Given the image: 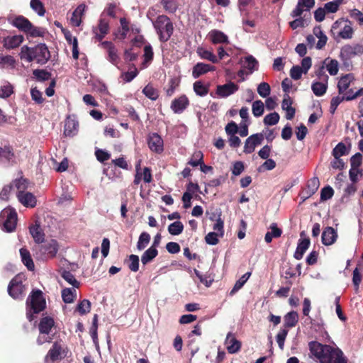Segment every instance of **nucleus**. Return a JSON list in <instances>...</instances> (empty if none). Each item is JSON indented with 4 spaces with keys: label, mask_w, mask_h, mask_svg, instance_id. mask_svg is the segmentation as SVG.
Segmentation results:
<instances>
[{
    "label": "nucleus",
    "mask_w": 363,
    "mask_h": 363,
    "mask_svg": "<svg viewBox=\"0 0 363 363\" xmlns=\"http://www.w3.org/2000/svg\"><path fill=\"white\" fill-rule=\"evenodd\" d=\"M311 357L320 363H347L342 351L318 342H311L308 345Z\"/></svg>",
    "instance_id": "nucleus-1"
},
{
    "label": "nucleus",
    "mask_w": 363,
    "mask_h": 363,
    "mask_svg": "<svg viewBox=\"0 0 363 363\" xmlns=\"http://www.w3.org/2000/svg\"><path fill=\"white\" fill-rule=\"evenodd\" d=\"M21 59L30 62L35 61L40 65L45 64L50 57V51L45 44L40 43L34 48L24 45L21 49L19 54Z\"/></svg>",
    "instance_id": "nucleus-2"
},
{
    "label": "nucleus",
    "mask_w": 363,
    "mask_h": 363,
    "mask_svg": "<svg viewBox=\"0 0 363 363\" xmlns=\"http://www.w3.org/2000/svg\"><path fill=\"white\" fill-rule=\"evenodd\" d=\"M330 34L336 41H339L341 39L350 40L352 38L354 30L352 22L345 18L337 20L332 25Z\"/></svg>",
    "instance_id": "nucleus-3"
},
{
    "label": "nucleus",
    "mask_w": 363,
    "mask_h": 363,
    "mask_svg": "<svg viewBox=\"0 0 363 363\" xmlns=\"http://www.w3.org/2000/svg\"><path fill=\"white\" fill-rule=\"evenodd\" d=\"M14 184L18 201L24 206L34 207L36 205V198L32 193L26 191L28 189V181L25 179H16Z\"/></svg>",
    "instance_id": "nucleus-4"
},
{
    "label": "nucleus",
    "mask_w": 363,
    "mask_h": 363,
    "mask_svg": "<svg viewBox=\"0 0 363 363\" xmlns=\"http://www.w3.org/2000/svg\"><path fill=\"white\" fill-rule=\"evenodd\" d=\"M28 312L27 318L31 321L33 320V315L30 310L33 313H38L43 311L45 307V301L43 296V293L40 290L33 291L27 299L26 301Z\"/></svg>",
    "instance_id": "nucleus-5"
},
{
    "label": "nucleus",
    "mask_w": 363,
    "mask_h": 363,
    "mask_svg": "<svg viewBox=\"0 0 363 363\" xmlns=\"http://www.w3.org/2000/svg\"><path fill=\"white\" fill-rule=\"evenodd\" d=\"M362 54H363V45L359 44L345 45L341 48L339 57L343 67L350 70L352 67L351 59Z\"/></svg>",
    "instance_id": "nucleus-6"
},
{
    "label": "nucleus",
    "mask_w": 363,
    "mask_h": 363,
    "mask_svg": "<svg viewBox=\"0 0 363 363\" xmlns=\"http://www.w3.org/2000/svg\"><path fill=\"white\" fill-rule=\"evenodd\" d=\"M153 26L161 41H167L173 33V25L170 19L164 16H159L153 22Z\"/></svg>",
    "instance_id": "nucleus-7"
},
{
    "label": "nucleus",
    "mask_w": 363,
    "mask_h": 363,
    "mask_svg": "<svg viewBox=\"0 0 363 363\" xmlns=\"http://www.w3.org/2000/svg\"><path fill=\"white\" fill-rule=\"evenodd\" d=\"M0 221L3 223V230L11 233L16 228L17 213L14 209L4 208L0 214Z\"/></svg>",
    "instance_id": "nucleus-8"
},
{
    "label": "nucleus",
    "mask_w": 363,
    "mask_h": 363,
    "mask_svg": "<svg viewBox=\"0 0 363 363\" xmlns=\"http://www.w3.org/2000/svg\"><path fill=\"white\" fill-rule=\"evenodd\" d=\"M23 278V276L17 275L9 284V294L14 299H21L24 295L25 286L22 284Z\"/></svg>",
    "instance_id": "nucleus-9"
},
{
    "label": "nucleus",
    "mask_w": 363,
    "mask_h": 363,
    "mask_svg": "<svg viewBox=\"0 0 363 363\" xmlns=\"http://www.w3.org/2000/svg\"><path fill=\"white\" fill-rule=\"evenodd\" d=\"M239 89L238 85L229 81L225 84L216 86V94L220 98H227L234 94Z\"/></svg>",
    "instance_id": "nucleus-10"
},
{
    "label": "nucleus",
    "mask_w": 363,
    "mask_h": 363,
    "mask_svg": "<svg viewBox=\"0 0 363 363\" xmlns=\"http://www.w3.org/2000/svg\"><path fill=\"white\" fill-rule=\"evenodd\" d=\"M264 136L262 133L253 134L248 137L245 143L244 152L247 154L254 152L257 145L262 143Z\"/></svg>",
    "instance_id": "nucleus-11"
},
{
    "label": "nucleus",
    "mask_w": 363,
    "mask_h": 363,
    "mask_svg": "<svg viewBox=\"0 0 363 363\" xmlns=\"http://www.w3.org/2000/svg\"><path fill=\"white\" fill-rule=\"evenodd\" d=\"M315 4V0H298L296 8L292 11L291 16L294 18L299 17L304 11H308Z\"/></svg>",
    "instance_id": "nucleus-12"
},
{
    "label": "nucleus",
    "mask_w": 363,
    "mask_h": 363,
    "mask_svg": "<svg viewBox=\"0 0 363 363\" xmlns=\"http://www.w3.org/2000/svg\"><path fill=\"white\" fill-rule=\"evenodd\" d=\"M24 40L21 35H9L3 38L1 44L6 50H11L18 48Z\"/></svg>",
    "instance_id": "nucleus-13"
},
{
    "label": "nucleus",
    "mask_w": 363,
    "mask_h": 363,
    "mask_svg": "<svg viewBox=\"0 0 363 363\" xmlns=\"http://www.w3.org/2000/svg\"><path fill=\"white\" fill-rule=\"evenodd\" d=\"M147 144L152 152L160 153L163 151V140L157 133H151L148 135Z\"/></svg>",
    "instance_id": "nucleus-14"
},
{
    "label": "nucleus",
    "mask_w": 363,
    "mask_h": 363,
    "mask_svg": "<svg viewBox=\"0 0 363 363\" xmlns=\"http://www.w3.org/2000/svg\"><path fill=\"white\" fill-rule=\"evenodd\" d=\"M189 101L185 95L174 99L171 104V108L175 113H182L189 106Z\"/></svg>",
    "instance_id": "nucleus-15"
},
{
    "label": "nucleus",
    "mask_w": 363,
    "mask_h": 363,
    "mask_svg": "<svg viewBox=\"0 0 363 363\" xmlns=\"http://www.w3.org/2000/svg\"><path fill=\"white\" fill-rule=\"evenodd\" d=\"M228 352L230 354L238 352L241 347V342L238 340L232 333H228L225 340Z\"/></svg>",
    "instance_id": "nucleus-16"
},
{
    "label": "nucleus",
    "mask_w": 363,
    "mask_h": 363,
    "mask_svg": "<svg viewBox=\"0 0 363 363\" xmlns=\"http://www.w3.org/2000/svg\"><path fill=\"white\" fill-rule=\"evenodd\" d=\"M102 47L107 50L108 55V60L113 65H117L118 62V55L117 50L112 43L104 41L101 43Z\"/></svg>",
    "instance_id": "nucleus-17"
},
{
    "label": "nucleus",
    "mask_w": 363,
    "mask_h": 363,
    "mask_svg": "<svg viewBox=\"0 0 363 363\" xmlns=\"http://www.w3.org/2000/svg\"><path fill=\"white\" fill-rule=\"evenodd\" d=\"M40 250L47 257H54L58 250V245L56 240H51L41 246Z\"/></svg>",
    "instance_id": "nucleus-18"
},
{
    "label": "nucleus",
    "mask_w": 363,
    "mask_h": 363,
    "mask_svg": "<svg viewBox=\"0 0 363 363\" xmlns=\"http://www.w3.org/2000/svg\"><path fill=\"white\" fill-rule=\"evenodd\" d=\"M215 67L210 65L199 62L195 65L192 69V77L194 79L199 78L200 76L210 72L214 71Z\"/></svg>",
    "instance_id": "nucleus-19"
},
{
    "label": "nucleus",
    "mask_w": 363,
    "mask_h": 363,
    "mask_svg": "<svg viewBox=\"0 0 363 363\" xmlns=\"http://www.w3.org/2000/svg\"><path fill=\"white\" fill-rule=\"evenodd\" d=\"M337 238V232L332 227H327L322 233V242L325 245L333 244Z\"/></svg>",
    "instance_id": "nucleus-20"
},
{
    "label": "nucleus",
    "mask_w": 363,
    "mask_h": 363,
    "mask_svg": "<svg viewBox=\"0 0 363 363\" xmlns=\"http://www.w3.org/2000/svg\"><path fill=\"white\" fill-rule=\"evenodd\" d=\"M209 39L213 44L228 43V37L222 31L212 30L208 35Z\"/></svg>",
    "instance_id": "nucleus-21"
},
{
    "label": "nucleus",
    "mask_w": 363,
    "mask_h": 363,
    "mask_svg": "<svg viewBox=\"0 0 363 363\" xmlns=\"http://www.w3.org/2000/svg\"><path fill=\"white\" fill-rule=\"evenodd\" d=\"M86 10L84 4L79 5L77 9L73 11L70 18V23L72 26L78 27L82 23V18Z\"/></svg>",
    "instance_id": "nucleus-22"
},
{
    "label": "nucleus",
    "mask_w": 363,
    "mask_h": 363,
    "mask_svg": "<svg viewBox=\"0 0 363 363\" xmlns=\"http://www.w3.org/2000/svg\"><path fill=\"white\" fill-rule=\"evenodd\" d=\"M354 80L353 74H347L342 76L337 83V89L340 94H343L350 86V84Z\"/></svg>",
    "instance_id": "nucleus-23"
},
{
    "label": "nucleus",
    "mask_w": 363,
    "mask_h": 363,
    "mask_svg": "<svg viewBox=\"0 0 363 363\" xmlns=\"http://www.w3.org/2000/svg\"><path fill=\"white\" fill-rule=\"evenodd\" d=\"M108 28L109 26L108 21L101 18L98 26L93 29V32L95 33L96 38L99 40H101L108 33Z\"/></svg>",
    "instance_id": "nucleus-24"
},
{
    "label": "nucleus",
    "mask_w": 363,
    "mask_h": 363,
    "mask_svg": "<svg viewBox=\"0 0 363 363\" xmlns=\"http://www.w3.org/2000/svg\"><path fill=\"white\" fill-rule=\"evenodd\" d=\"M310 243V240L308 238L299 240L298 246L294 255V258L298 260L301 259L304 253L308 249Z\"/></svg>",
    "instance_id": "nucleus-25"
},
{
    "label": "nucleus",
    "mask_w": 363,
    "mask_h": 363,
    "mask_svg": "<svg viewBox=\"0 0 363 363\" xmlns=\"http://www.w3.org/2000/svg\"><path fill=\"white\" fill-rule=\"evenodd\" d=\"M61 358V346L58 343H55L52 348L48 351L45 357V362L51 363Z\"/></svg>",
    "instance_id": "nucleus-26"
},
{
    "label": "nucleus",
    "mask_w": 363,
    "mask_h": 363,
    "mask_svg": "<svg viewBox=\"0 0 363 363\" xmlns=\"http://www.w3.org/2000/svg\"><path fill=\"white\" fill-rule=\"evenodd\" d=\"M328 81H315L311 84V89L316 96H323L328 89Z\"/></svg>",
    "instance_id": "nucleus-27"
},
{
    "label": "nucleus",
    "mask_w": 363,
    "mask_h": 363,
    "mask_svg": "<svg viewBox=\"0 0 363 363\" xmlns=\"http://www.w3.org/2000/svg\"><path fill=\"white\" fill-rule=\"evenodd\" d=\"M323 65L330 75L335 76L338 73L339 63L337 60L327 57L323 62Z\"/></svg>",
    "instance_id": "nucleus-28"
},
{
    "label": "nucleus",
    "mask_w": 363,
    "mask_h": 363,
    "mask_svg": "<svg viewBox=\"0 0 363 363\" xmlns=\"http://www.w3.org/2000/svg\"><path fill=\"white\" fill-rule=\"evenodd\" d=\"M31 23L25 17L19 16L12 21V25L18 30L26 33Z\"/></svg>",
    "instance_id": "nucleus-29"
},
{
    "label": "nucleus",
    "mask_w": 363,
    "mask_h": 363,
    "mask_svg": "<svg viewBox=\"0 0 363 363\" xmlns=\"http://www.w3.org/2000/svg\"><path fill=\"white\" fill-rule=\"evenodd\" d=\"M77 288H65L62 291V298L65 303H71L77 298Z\"/></svg>",
    "instance_id": "nucleus-30"
},
{
    "label": "nucleus",
    "mask_w": 363,
    "mask_h": 363,
    "mask_svg": "<svg viewBox=\"0 0 363 363\" xmlns=\"http://www.w3.org/2000/svg\"><path fill=\"white\" fill-rule=\"evenodd\" d=\"M54 325V320L52 318L45 317L41 319L39 324V330L40 333L48 334Z\"/></svg>",
    "instance_id": "nucleus-31"
},
{
    "label": "nucleus",
    "mask_w": 363,
    "mask_h": 363,
    "mask_svg": "<svg viewBox=\"0 0 363 363\" xmlns=\"http://www.w3.org/2000/svg\"><path fill=\"white\" fill-rule=\"evenodd\" d=\"M298 320V315L295 311L286 313L284 317V328L294 327Z\"/></svg>",
    "instance_id": "nucleus-32"
},
{
    "label": "nucleus",
    "mask_w": 363,
    "mask_h": 363,
    "mask_svg": "<svg viewBox=\"0 0 363 363\" xmlns=\"http://www.w3.org/2000/svg\"><path fill=\"white\" fill-rule=\"evenodd\" d=\"M78 124L72 119L68 118L65 121L64 133L66 136H73L77 131Z\"/></svg>",
    "instance_id": "nucleus-33"
},
{
    "label": "nucleus",
    "mask_w": 363,
    "mask_h": 363,
    "mask_svg": "<svg viewBox=\"0 0 363 363\" xmlns=\"http://www.w3.org/2000/svg\"><path fill=\"white\" fill-rule=\"evenodd\" d=\"M281 230L277 228V224L272 223L270 225V231L265 234L264 240L266 242L269 243L273 238H279L281 235Z\"/></svg>",
    "instance_id": "nucleus-34"
},
{
    "label": "nucleus",
    "mask_w": 363,
    "mask_h": 363,
    "mask_svg": "<svg viewBox=\"0 0 363 363\" xmlns=\"http://www.w3.org/2000/svg\"><path fill=\"white\" fill-rule=\"evenodd\" d=\"M158 254V251L155 247L152 246L148 248L142 255L141 262L145 265L150 262Z\"/></svg>",
    "instance_id": "nucleus-35"
},
{
    "label": "nucleus",
    "mask_w": 363,
    "mask_h": 363,
    "mask_svg": "<svg viewBox=\"0 0 363 363\" xmlns=\"http://www.w3.org/2000/svg\"><path fill=\"white\" fill-rule=\"evenodd\" d=\"M20 255L21 257L22 262L26 266L28 270L34 269V263L30 257V252L25 248H21L20 250Z\"/></svg>",
    "instance_id": "nucleus-36"
},
{
    "label": "nucleus",
    "mask_w": 363,
    "mask_h": 363,
    "mask_svg": "<svg viewBox=\"0 0 363 363\" xmlns=\"http://www.w3.org/2000/svg\"><path fill=\"white\" fill-rule=\"evenodd\" d=\"M16 65V61L13 56L0 55V66L2 68L13 69Z\"/></svg>",
    "instance_id": "nucleus-37"
},
{
    "label": "nucleus",
    "mask_w": 363,
    "mask_h": 363,
    "mask_svg": "<svg viewBox=\"0 0 363 363\" xmlns=\"http://www.w3.org/2000/svg\"><path fill=\"white\" fill-rule=\"evenodd\" d=\"M196 52L202 59L209 60L213 63L218 62L216 56L210 50H208L203 48H199Z\"/></svg>",
    "instance_id": "nucleus-38"
},
{
    "label": "nucleus",
    "mask_w": 363,
    "mask_h": 363,
    "mask_svg": "<svg viewBox=\"0 0 363 363\" xmlns=\"http://www.w3.org/2000/svg\"><path fill=\"white\" fill-rule=\"evenodd\" d=\"M320 186V182L318 177H313L311 178L307 185V189L306 191V197H309L312 195H313L317 190L318 189Z\"/></svg>",
    "instance_id": "nucleus-39"
},
{
    "label": "nucleus",
    "mask_w": 363,
    "mask_h": 363,
    "mask_svg": "<svg viewBox=\"0 0 363 363\" xmlns=\"http://www.w3.org/2000/svg\"><path fill=\"white\" fill-rule=\"evenodd\" d=\"M143 93L148 99L155 101L159 97V92L152 84H147L143 89Z\"/></svg>",
    "instance_id": "nucleus-40"
},
{
    "label": "nucleus",
    "mask_w": 363,
    "mask_h": 363,
    "mask_svg": "<svg viewBox=\"0 0 363 363\" xmlns=\"http://www.w3.org/2000/svg\"><path fill=\"white\" fill-rule=\"evenodd\" d=\"M13 157V153L10 147H0V163L10 162Z\"/></svg>",
    "instance_id": "nucleus-41"
},
{
    "label": "nucleus",
    "mask_w": 363,
    "mask_h": 363,
    "mask_svg": "<svg viewBox=\"0 0 363 363\" xmlns=\"http://www.w3.org/2000/svg\"><path fill=\"white\" fill-rule=\"evenodd\" d=\"M251 276V272H246L245 274H243L235 284L233 288L230 291V295H233L235 294L238 291H239L244 284L247 282V281L249 279V278Z\"/></svg>",
    "instance_id": "nucleus-42"
},
{
    "label": "nucleus",
    "mask_w": 363,
    "mask_h": 363,
    "mask_svg": "<svg viewBox=\"0 0 363 363\" xmlns=\"http://www.w3.org/2000/svg\"><path fill=\"white\" fill-rule=\"evenodd\" d=\"M14 189H16L14 181L10 184L4 186L0 191V200L8 201Z\"/></svg>",
    "instance_id": "nucleus-43"
},
{
    "label": "nucleus",
    "mask_w": 363,
    "mask_h": 363,
    "mask_svg": "<svg viewBox=\"0 0 363 363\" xmlns=\"http://www.w3.org/2000/svg\"><path fill=\"white\" fill-rule=\"evenodd\" d=\"M30 233L36 242H43L44 240V233L42 232L39 225H34L30 228Z\"/></svg>",
    "instance_id": "nucleus-44"
},
{
    "label": "nucleus",
    "mask_w": 363,
    "mask_h": 363,
    "mask_svg": "<svg viewBox=\"0 0 363 363\" xmlns=\"http://www.w3.org/2000/svg\"><path fill=\"white\" fill-rule=\"evenodd\" d=\"M194 91L200 96H205L208 93V86L202 82L197 81L194 84Z\"/></svg>",
    "instance_id": "nucleus-45"
},
{
    "label": "nucleus",
    "mask_w": 363,
    "mask_h": 363,
    "mask_svg": "<svg viewBox=\"0 0 363 363\" xmlns=\"http://www.w3.org/2000/svg\"><path fill=\"white\" fill-rule=\"evenodd\" d=\"M62 277L74 288L79 287V282L75 279L74 276L69 271L64 270L61 274Z\"/></svg>",
    "instance_id": "nucleus-46"
},
{
    "label": "nucleus",
    "mask_w": 363,
    "mask_h": 363,
    "mask_svg": "<svg viewBox=\"0 0 363 363\" xmlns=\"http://www.w3.org/2000/svg\"><path fill=\"white\" fill-rule=\"evenodd\" d=\"M264 111V103L261 100H257L252 103V111L255 117L261 116Z\"/></svg>",
    "instance_id": "nucleus-47"
},
{
    "label": "nucleus",
    "mask_w": 363,
    "mask_h": 363,
    "mask_svg": "<svg viewBox=\"0 0 363 363\" xmlns=\"http://www.w3.org/2000/svg\"><path fill=\"white\" fill-rule=\"evenodd\" d=\"M344 2V0H333L325 4L324 9L327 13H335L338 11L339 6Z\"/></svg>",
    "instance_id": "nucleus-48"
},
{
    "label": "nucleus",
    "mask_w": 363,
    "mask_h": 363,
    "mask_svg": "<svg viewBox=\"0 0 363 363\" xmlns=\"http://www.w3.org/2000/svg\"><path fill=\"white\" fill-rule=\"evenodd\" d=\"M184 225L181 221H175L168 226V232L172 235H178L182 233Z\"/></svg>",
    "instance_id": "nucleus-49"
},
{
    "label": "nucleus",
    "mask_w": 363,
    "mask_h": 363,
    "mask_svg": "<svg viewBox=\"0 0 363 363\" xmlns=\"http://www.w3.org/2000/svg\"><path fill=\"white\" fill-rule=\"evenodd\" d=\"M150 240V236L148 233H145V232L141 233L139 237V240H138V242L137 244V248L139 250H142L145 249L147 247V245H148Z\"/></svg>",
    "instance_id": "nucleus-50"
},
{
    "label": "nucleus",
    "mask_w": 363,
    "mask_h": 363,
    "mask_svg": "<svg viewBox=\"0 0 363 363\" xmlns=\"http://www.w3.org/2000/svg\"><path fill=\"white\" fill-rule=\"evenodd\" d=\"M194 274L196 277L199 279L200 282L204 284L206 287H209L213 279L208 274H202L197 269H194Z\"/></svg>",
    "instance_id": "nucleus-51"
},
{
    "label": "nucleus",
    "mask_w": 363,
    "mask_h": 363,
    "mask_svg": "<svg viewBox=\"0 0 363 363\" xmlns=\"http://www.w3.org/2000/svg\"><path fill=\"white\" fill-rule=\"evenodd\" d=\"M279 121V115L277 112H274L265 116L263 122L266 125H276Z\"/></svg>",
    "instance_id": "nucleus-52"
},
{
    "label": "nucleus",
    "mask_w": 363,
    "mask_h": 363,
    "mask_svg": "<svg viewBox=\"0 0 363 363\" xmlns=\"http://www.w3.org/2000/svg\"><path fill=\"white\" fill-rule=\"evenodd\" d=\"M25 33L30 37H40L43 35L45 31L43 28L35 27L32 23H30L28 29Z\"/></svg>",
    "instance_id": "nucleus-53"
},
{
    "label": "nucleus",
    "mask_w": 363,
    "mask_h": 363,
    "mask_svg": "<svg viewBox=\"0 0 363 363\" xmlns=\"http://www.w3.org/2000/svg\"><path fill=\"white\" fill-rule=\"evenodd\" d=\"M91 303L87 299H84L77 306V311L80 315H85L90 311Z\"/></svg>",
    "instance_id": "nucleus-54"
},
{
    "label": "nucleus",
    "mask_w": 363,
    "mask_h": 363,
    "mask_svg": "<svg viewBox=\"0 0 363 363\" xmlns=\"http://www.w3.org/2000/svg\"><path fill=\"white\" fill-rule=\"evenodd\" d=\"M13 92L12 85L9 82H5L0 88V98H8Z\"/></svg>",
    "instance_id": "nucleus-55"
},
{
    "label": "nucleus",
    "mask_w": 363,
    "mask_h": 363,
    "mask_svg": "<svg viewBox=\"0 0 363 363\" xmlns=\"http://www.w3.org/2000/svg\"><path fill=\"white\" fill-rule=\"evenodd\" d=\"M203 162V153L201 151L195 152L192 158L189 161V164L192 167H197Z\"/></svg>",
    "instance_id": "nucleus-56"
},
{
    "label": "nucleus",
    "mask_w": 363,
    "mask_h": 363,
    "mask_svg": "<svg viewBox=\"0 0 363 363\" xmlns=\"http://www.w3.org/2000/svg\"><path fill=\"white\" fill-rule=\"evenodd\" d=\"M162 3L164 9L169 13H174L178 8L176 0H162Z\"/></svg>",
    "instance_id": "nucleus-57"
},
{
    "label": "nucleus",
    "mask_w": 363,
    "mask_h": 363,
    "mask_svg": "<svg viewBox=\"0 0 363 363\" xmlns=\"http://www.w3.org/2000/svg\"><path fill=\"white\" fill-rule=\"evenodd\" d=\"M128 267L134 272H136L139 269V257L135 255H131L129 256L128 259Z\"/></svg>",
    "instance_id": "nucleus-58"
},
{
    "label": "nucleus",
    "mask_w": 363,
    "mask_h": 363,
    "mask_svg": "<svg viewBox=\"0 0 363 363\" xmlns=\"http://www.w3.org/2000/svg\"><path fill=\"white\" fill-rule=\"evenodd\" d=\"M30 7L38 13L40 16H43L45 14V9L42 2L40 0H31Z\"/></svg>",
    "instance_id": "nucleus-59"
},
{
    "label": "nucleus",
    "mask_w": 363,
    "mask_h": 363,
    "mask_svg": "<svg viewBox=\"0 0 363 363\" xmlns=\"http://www.w3.org/2000/svg\"><path fill=\"white\" fill-rule=\"evenodd\" d=\"M347 153V147L342 143H339L333 150L334 157H340Z\"/></svg>",
    "instance_id": "nucleus-60"
},
{
    "label": "nucleus",
    "mask_w": 363,
    "mask_h": 363,
    "mask_svg": "<svg viewBox=\"0 0 363 363\" xmlns=\"http://www.w3.org/2000/svg\"><path fill=\"white\" fill-rule=\"evenodd\" d=\"M213 229L214 232L218 233L220 238L224 235V223L223 220L220 218V215L218 216V218L216 220V223L213 225Z\"/></svg>",
    "instance_id": "nucleus-61"
},
{
    "label": "nucleus",
    "mask_w": 363,
    "mask_h": 363,
    "mask_svg": "<svg viewBox=\"0 0 363 363\" xmlns=\"http://www.w3.org/2000/svg\"><path fill=\"white\" fill-rule=\"evenodd\" d=\"M288 334V330L286 328H283L280 330V331L277 333L276 339L278 343V345L281 350L284 349V341Z\"/></svg>",
    "instance_id": "nucleus-62"
},
{
    "label": "nucleus",
    "mask_w": 363,
    "mask_h": 363,
    "mask_svg": "<svg viewBox=\"0 0 363 363\" xmlns=\"http://www.w3.org/2000/svg\"><path fill=\"white\" fill-rule=\"evenodd\" d=\"M270 86L266 82H262L257 86V92L263 98L268 96L270 94Z\"/></svg>",
    "instance_id": "nucleus-63"
},
{
    "label": "nucleus",
    "mask_w": 363,
    "mask_h": 363,
    "mask_svg": "<svg viewBox=\"0 0 363 363\" xmlns=\"http://www.w3.org/2000/svg\"><path fill=\"white\" fill-rule=\"evenodd\" d=\"M350 16L352 18L358 22L359 25L363 26V13L362 11L357 9H353L350 11Z\"/></svg>",
    "instance_id": "nucleus-64"
}]
</instances>
